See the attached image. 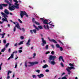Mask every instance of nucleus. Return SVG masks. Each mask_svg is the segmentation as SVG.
<instances>
[{
  "label": "nucleus",
  "mask_w": 79,
  "mask_h": 79,
  "mask_svg": "<svg viewBox=\"0 0 79 79\" xmlns=\"http://www.w3.org/2000/svg\"><path fill=\"white\" fill-rule=\"evenodd\" d=\"M14 2H15V6L13 5L12 6H10L9 7H8V9L10 11H13L15 10V8L16 9H19V4H17L18 2L17 0H14Z\"/></svg>",
  "instance_id": "f257e3e1"
},
{
  "label": "nucleus",
  "mask_w": 79,
  "mask_h": 79,
  "mask_svg": "<svg viewBox=\"0 0 79 79\" xmlns=\"http://www.w3.org/2000/svg\"><path fill=\"white\" fill-rule=\"evenodd\" d=\"M57 57L55 56H52L50 55L49 57V60L51 61V60H52L53 61H51V64H53V65H55V62L54 61H55V59H56Z\"/></svg>",
  "instance_id": "f03ea898"
},
{
  "label": "nucleus",
  "mask_w": 79,
  "mask_h": 79,
  "mask_svg": "<svg viewBox=\"0 0 79 79\" xmlns=\"http://www.w3.org/2000/svg\"><path fill=\"white\" fill-rule=\"evenodd\" d=\"M20 16L21 18H23V16H24V15H25V16L26 17H27V18H28L29 17V16L27 14V13L25 11H20Z\"/></svg>",
  "instance_id": "7ed1b4c3"
},
{
  "label": "nucleus",
  "mask_w": 79,
  "mask_h": 79,
  "mask_svg": "<svg viewBox=\"0 0 79 79\" xmlns=\"http://www.w3.org/2000/svg\"><path fill=\"white\" fill-rule=\"evenodd\" d=\"M47 22H48V20H47V19H44V21H43V24H47V27L48 30H49V26H48V24H50L51 23V22H50L49 23H48Z\"/></svg>",
  "instance_id": "20e7f679"
},
{
  "label": "nucleus",
  "mask_w": 79,
  "mask_h": 79,
  "mask_svg": "<svg viewBox=\"0 0 79 79\" xmlns=\"http://www.w3.org/2000/svg\"><path fill=\"white\" fill-rule=\"evenodd\" d=\"M75 68L73 67H68V68L66 69V70L68 72V74L69 75H70V74L71 72L70 71V70L72 69H74Z\"/></svg>",
  "instance_id": "39448f33"
},
{
  "label": "nucleus",
  "mask_w": 79,
  "mask_h": 79,
  "mask_svg": "<svg viewBox=\"0 0 79 79\" xmlns=\"http://www.w3.org/2000/svg\"><path fill=\"white\" fill-rule=\"evenodd\" d=\"M10 1L7 0H5L4 1L8 5H9V7H10V6L11 5H12V0H9Z\"/></svg>",
  "instance_id": "423d86ee"
},
{
  "label": "nucleus",
  "mask_w": 79,
  "mask_h": 79,
  "mask_svg": "<svg viewBox=\"0 0 79 79\" xmlns=\"http://www.w3.org/2000/svg\"><path fill=\"white\" fill-rule=\"evenodd\" d=\"M41 39L42 40V43L41 44V45L42 46H45V45L47 44V42H46V41L44 40V38H42Z\"/></svg>",
  "instance_id": "0eeeda50"
},
{
  "label": "nucleus",
  "mask_w": 79,
  "mask_h": 79,
  "mask_svg": "<svg viewBox=\"0 0 79 79\" xmlns=\"http://www.w3.org/2000/svg\"><path fill=\"white\" fill-rule=\"evenodd\" d=\"M29 64H31V66H34V64H38V63L37 62L35 61V62H29Z\"/></svg>",
  "instance_id": "6e6552de"
},
{
  "label": "nucleus",
  "mask_w": 79,
  "mask_h": 79,
  "mask_svg": "<svg viewBox=\"0 0 79 79\" xmlns=\"http://www.w3.org/2000/svg\"><path fill=\"white\" fill-rule=\"evenodd\" d=\"M32 21L33 23H35V24H36L37 25H38L39 26V25L40 24L39 23L37 22H36V21H35V19L34 18L32 19Z\"/></svg>",
  "instance_id": "1a4fd4ad"
},
{
  "label": "nucleus",
  "mask_w": 79,
  "mask_h": 79,
  "mask_svg": "<svg viewBox=\"0 0 79 79\" xmlns=\"http://www.w3.org/2000/svg\"><path fill=\"white\" fill-rule=\"evenodd\" d=\"M1 15L3 16L4 18H8V16L5 13L3 12H1Z\"/></svg>",
  "instance_id": "9d476101"
},
{
  "label": "nucleus",
  "mask_w": 79,
  "mask_h": 79,
  "mask_svg": "<svg viewBox=\"0 0 79 79\" xmlns=\"http://www.w3.org/2000/svg\"><path fill=\"white\" fill-rule=\"evenodd\" d=\"M48 39H49V41H50V42H52L55 43V44H57V42H56V40H55L53 39L51 40L49 37H48Z\"/></svg>",
  "instance_id": "9b49d317"
},
{
  "label": "nucleus",
  "mask_w": 79,
  "mask_h": 79,
  "mask_svg": "<svg viewBox=\"0 0 79 79\" xmlns=\"http://www.w3.org/2000/svg\"><path fill=\"white\" fill-rule=\"evenodd\" d=\"M16 23H17V25H15V27L18 28V29H20V30H21V28H20V26H19V24L18 23V22H16Z\"/></svg>",
  "instance_id": "f8f14e48"
},
{
  "label": "nucleus",
  "mask_w": 79,
  "mask_h": 79,
  "mask_svg": "<svg viewBox=\"0 0 79 79\" xmlns=\"http://www.w3.org/2000/svg\"><path fill=\"white\" fill-rule=\"evenodd\" d=\"M31 40L30 38H29L28 39V41L27 42V43H26V45L27 46H29L30 45V42H31Z\"/></svg>",
  "instance_id": "ddd939ff"
},
{
  "label": "nucleus",
  "mask_w": 79,
  "mask_h": 79,
  "mask_svg": "<svg viewBox=\"0 0 79 79\" xmlns=\"http://www.w3.org/2000/svg\"><path fill=\"white\" fill-rule=\"evenodd\" d=\"M38 76L40 78H41V77H44V75L43 73H41L40 74V75H38Z\"/></svg>",
  "instance_id": "4468645a"
},
{
  "label": "nucleus",
  "mask_w": 79,
  "mask_h": 79,
  "mask_svg": "<svg viewBox=\"0 0 79 79\" xmlns=\"http://www.w3.org/2000/svg\"><path fill=\"white\" fill-rule=\"evenodd\" d=\"M4 13H5V14L7 15H9V11H8V10H7L6 9L5 10Z\"/></svg>",
  "instance_id": "2eb2a0df"
},
{
  "label": "nucleus",
  "mask_w": 79,
  "mask_h": 79,
  "mask_svg": "<svg viewBox=\"0 0 79 79\" xmlns=\"http://www.w3.org/2000/svg\"><path fill=\"white\" fill-rule=\"evenodd\" d=\"M61 59L63 61V62H64V60L63 59V56H60L59 57V60H60Z\"/></svg>",
  "instance_id": "dca6fc26"
},
{
  "label": "nucleus",
  "mask_w": 79,
  "mask_h": 79,
  "mask_svg": "<svg viewBox=\"0 0 79 79\" xmlns=\"http://www.w3.org/2000/svg\"><path fill=\"white\" fill-rule=\"evenodd\" d=\"M48 65L47 64H45L43 66V68H48Z\"/></svg>",
  "instance_id": "f3484780"
},
{
  "label": "nucleus",
  "mask_w": 79,
  "mask_h": 79,
  "mask_svg": "<svg viewBox=\"0 0 79 79\" xmlns=\"http://www.w3.org/2000/svg\"><path fill=\"white\" fill-rule=\"evenodd\" d=\"M7 17H5L4 18H2V20L3 21H7Z\"/></svg>",
  "instance_id": "a211bd4d"
},
{
  "label": "nucleus",
  "mask_w": 79,
  "mask_h": 79,
  "mask_svg": "<svg viewBox=\"0 0 79 79\" xmlns=\"http://www.w3.org/2000/svg\"><path fill=\"white\" fill-rule=\"evenodd\" d=\"M7 17H5L4 18H2V20L3 21H7Z\"/></svg>",
  "instance_id": "6ab92c4d"
},
{
  "label": "nucleus",
  "mask_w": 79,
  "mask_h": 79,
  "mask_svg": "<svg viewBox=\"0 0 79 79\" xmlns=\"http://www.w3.org/2000/svg\"><path fill=\"white\" fill-rule=\"evenodd\" d=\"M0 35H2V38H4V36L5 35V33H3V34L0 33Z\"/></svg>",
  "instance_id": "aec40b11"
},
{
  "label": "nucleus",
  "mask_w": 79,
  "mask_h": 79,
  "mask_svg": "<svg viewBox=\"0 0 79 79\" xmlns=\"http://www.w3.org/2000/svg\"><path fill=\"white\" fill-rule=\"evenodd\" d=\"M33 26L35 28V29H37L38 31H39V28H38V27H36V26H35V25L33 24Z\"/></svg>",
  "instance_id": "412c9836"
},
{
  "label": "nucleus",
  "mask_w": 79,
  "mask_h": 79,
  "mask_svg": "<svg viewBox=\"0 0 79 79\" xmlns=\"http://www.w3.org/2000/svg\"><path fill=\"white\" fill-rule=\"evenodd\" d=\"M23 42H24V41H22L18 44V45H21V44H23Z\"/></svg>",
  "instance_id": "4be33fe9"
},
{
  "label": "nucleus",
  "mask_w": 79,
  "mask_h": 79,
  "mask_svg": "<svg viewBox=\"0 0 79 79\" xmlns=\"http://www.w3.org/2000/svg\"><path fill=\"white\" fill-rule=\"evenodd\" d=\"M2 6L4 7H6V6H8V4H2Z\"/></svg>",
  "instance_id": "5701e85b"
},
{
  "label": "nucleus",
  "mask_w": 79,
  "mask_h": 79,
  "mask_svg": "<svg viewBox=\"0 0 79 79\" xmlns=\"http://www.w3.org/2000/svg\"><path fill=\"white\" fill-rule=\"evenodd\" d=\"M6 50V48H4L2 49L1 52H5V50Z\"/></svg>",
  "instance_id": "b1692460"
},
{
  "label": "nucleus",
  "mask_w": 79,
  "mask_h": 79,
  "mask_svg": "<svg viewBox=\"0 0 79 79\" xmlns=\"http://www.w3.org/2000/svg\"><path fill=\"white\" fill-rule=\"evenodd\" d=\"M56 46L57 47V48H59L60 47V46L58 44H56Z\"/></svg>",
  "instance_id": "393cba45"
},
{
  "label": "nucleus",
  "mask_w": 79,
  "mask_h": 79,
  "mask_svg": "<svg viewBox=\"0 0 79 79\" xmlns=\"http://www.w3.org/2000/svg\"><path fill=\"white\" fill-rule=\"evenodd\" d=\"M45 48L46 50H48V45H47L45 47Z\"/></svg>",
  "instance_id": "a878e982"
},
{
  "label": "nucleus",
  "mask_w": 79,
  "mask_h": 79,
  "mask_svg": "<svg viewBox=\"0 0 79 79\" xmlns=\"http://www.w3.org/2000/svg\"><path fill=\"white\" fill-rule=\"evenodd\" d=\"M3 5L1 4H0V10H2V9H3V6H2Z\"/></svg>",
  "instance_id": "bb28decb"
},
{
  "label": "nucleus",
  "mask_w": 79,
  "mask_h": 79,
  "mask_svg": "<svg viewBox=\"0 0 79 79\" xmlns=\"http://www.w3.org/2000/svg\"><path fill=\"white\" fill-rule=\"evenodd\" d=\"M33 32L35 33V34L37 33V31H36V29H33Z\"/></svg>",
  "instance_id": "cd10ccee"
},
{
  "label": "nucleus",
  "mask_w": 79,
  "mask_h": 79,
  "mask_svg": "<svg viewBox=\"0 0 79 79\" xmlns=\"http://www.w3.org/2000/svg\"><path fill=\"white\" fill-rule=\"evenodd\" d=\"M9 43H7L6 45H5V47L7 48L8 47V45H9Z\"/></svg>",
  "instance_id": "c85d7f7f"
},
{
  "label": "nucleus",
  "mask_w": 79,
  "mask_h": 79,
  "mask_svg": "<svg viewBox=\"0 0 79 79\" xmlns=\"http://www.w3.org/2000/svg\"><path fill=\"white\" fill-rule=\"evenodd\" d=\"M18 20L19 21V22H20V23H21V24H22V23H23V22H22V21H21V19H18Z\"/></svg>",
  "instance_id": "c756f323"
},
{
  "label": "nucleus",
  "mask_w": 79,
  "mask_h": 79,
  "mask_svg": "<svg viewBox=\"0 0 79 79\" xmlns=\"http://www.w3.org/2000/svg\"><path fill=\"white\" fill-rule=\"evenodd\" d=\"M69 66H71L70 67H73V66H74V65H73V64L71 63H69Z\"/></svg>",
  "instance_id": "7c9ffc66"
},
{
  "label": "nucleus",
  "mask_w": 79,
  "mask_h": 79,
  "mask_svg": "<svg viewBox=\"0 0 79 79\" xmlns=\"http://www.w3.org/2000/svg\"><path fill=\"white\" fill-rule=\"evenodd\" d=\"M13 56H14V54H12L10 57H11V58H13Z\"/></svg>",
  "instance_id": "2f4dec72"
},
{
  "label": "nucleus",
  "mask_w": 79,
  "mask_h": 79,
  "mask_svg": "<svg viewBox=\"0 0 79 79\" xmlns=\"http://www.w3.org/2000/svg\"><path fill=\"white\" fill-rule=\"evenodd\" d=\"M3 42L4 44H6V40H3Z\"/></svg>",
  "instance_id": "473e14b6"
},
{
  "label": "nucleus",
  "mask_w": 79,
  "mask_h": 79,
  "mask_svg": "<svg viewBox=\"0 0 79 79\" xmlns=\"http://www.w3.org/2000/svg\"><path fill=\"white\" fill-rule=\"evenodd\" d=\"M32 77L33 78H36V77H37V76H36L35 75H32Z\"/></svg>",
  "instance_id": "72a5a7b5"
},
{
  "label": "nucleus",
  "mask_w": 79,
  "mask_h": 79,
  "mask_svg": "<svg viewBox=\"0 0 79 79\" xmlns=\"http://www.w3.org/2000/svg\"><path fill=\"white\" fill-rule=\"evenodd\" d=\"M38 27L39 28H40V29H42V27L41 26H39Z\"/></svg>",
  "instance_id": "f704fd0d"
},
{
  "label": "nucleus",
  "mask_w": 79,
  "mask_h": 79,
  "mask_svg": "<svg viewBox=\"0 0 79 79\" xmlns=\"http://www.w3.org/2000/svg\"><path fill=\"white\" fill-rule=\"evenodd\" d=\"M60 49V51H63V48L62 47H60L59 48Z\"/></svg>",
  "instance_id": "c9c22d12"
},
{
  "label": "nucleus",
  "mask_w": 79,
  "mask_h": 79,
  "mask_svg": "<svg viewBox=\"0 0 79 79\" xmlns=\"http://www.w3.org/2000/svg\"><path fill=\"white\" fill-rule=\"evenodd\" d=\"M36 56V54L35 53H34L33 54V58H35V56Z\"/></svg>",
  "instance_id": "e433bc0d"
},
{
  "label": "nucleus",
  "mask_w": 79,
  "mask_h": 79,
  "mask_svg": "<svg viewBox=\"0 0 79 79\" xmlns=\"http://www.w3.org/2000/svg\"><path fill=\"white\" fill-rule=\"evenodd\" d=\"M44 27L45 29H47V26H45V25H44Z\"/></svg>",
  "instance_id": "4c0bfd02"
},
{
  "label": "nucleus",
  "mask_w": 79,
  "mask_h": 79,
  "mask_svg": "<svg viewBox=\"0 0 79 79\" xmlns=\"http://www.w3.org/2000/svg\"><path fill=\"white\" fill-rule=\"evenodd\" d=\"M18 64V63H17V62H16L15 63V68H17V64Z\"/></svg>",
  "instance_id": "58836bf2"
},
{
  "label": "nucleus",
  "mask_w": 79,
  "mask_h": 79,
  "mask_svg": "<svg viewBox=\"0 0 79 79\" xmlns=\"http://www.w3.org/2000/svg\"><path fill=\"white\" fill-rule=\"evenodd\" d=\"M16 27H14V30H13L14 32H15L16 31Z\"/></svg>",
  "instance_id": "ea45409f"
},
{
  "label": "nucleus",
  "mask_w": 79,
  "mask_h": 79,
  "mask_svg": "<svg viewBox=\"0 0 79 79\" xmlns=\"http://www.w3.org/2000/svg\"><path fill=\"white\" fill-rule=\"evenodd\" d=\"M61 79H67V78L66 77H63Z\"/></svg>",
  "instance_id": "a19ab883"
},
{
  "label": "nucleus",
  "mask_w": 79,
  "mask_h": 79,
  "mask_svg": "<svg viewBox=\"0 0 79 79\" xmlns=\"http://www.w3.org/2000/svg\"><path fill=\"white\" fill-rule=\"evenodd\" d=\"M60 65L62 66V67H64V65L63 64V63H62V62H61L60 63Z\"/></svg>",
  "instance_id": "79ce46f5"
},
{
  "label": "nucleus",
  "mask_w": 79,
  "mask_h": 79,
  "mask_svg": "<svg viewBox=\"0 0 79 79\" xmlns=\"http://www.w3.org/2000/svg\"><path fill=\"white\" fill-rule=\"evenodd\" d=\"M58 42H59L61 44H62V45H63V43H62V42H61V41L60 40H58Z\"/></svg>",
  "instance_id": "37998d69"
},
{
  "label": "nucleus",
  "mask_w": 79,
  "mask_h": 79,
  "mask_svg": "<svg viewBox=\"0 0 79 79\" xmlns=\"http://www.w3.org/2000/svg\"><path fill=\"white\" fill-rule=\"evenodd\" d=\"M30 31L31 34H33V31L32 30H30Z\"/></svg>",
  "instance_id": "c03bdc74"
},
{
  "label": "nucleus",
  "mask_w": 79,
  "mask_h": 79,
  "mask_svg": "<svg viewBox=\"0 0 79 79\" xmlns=\"http://www.w3.org/2000/svg\"><path fill=\"white\" fill-rule=\"evenodd\" d=\"M35 71H36V72H37V73H40V70H36Z\"/></svg>",
  "instance_id": "a18cd8bd"
},
{
  "label": "nucleus",
  "mask_w": 79,
  "mask_h": 79,
  "mask_svg": "<svg viewBox=\"0 0 79 79\" xmlns=\"http://www.w3.org/2000/svg\"><path fill=\"white\" fill-rule=\"evenodd\" d=\"M19 53H22L23 52V50H19Z\"/></svg>",
  "instance_id": "49530a36"
},
{
  "label": "nucleus",
  "mask_w": 79,
  "mask_h": 79,
  "mask_svg": "<svg viewBox=\"0 0 79 79\" xmlns=\"http://www.w3.org/2000/svg\"><path fill=\"white\" fill-rule=\"evenodd\" d=\"M18 46V44L15 43L14 44V47H17Z\"/></svg>",
  "instance_id": "de8ad7c7"
},
{
  "label": "nucleus",
  "mask_w": 79,
  "mask_h": 79,
  "mask_svg": "<svg viewBox=\"0 0 79 79\" xmlns=\"http://www.w3.org/2000/svg\"><path fill=\"white\" fill-rule=\"evenodd\" d=\"M24 36H21L20 37L21 39H22V40L24 39Z\"/></svg>",
  "instance_id": "09e8293b"
},
{
  "label": "nucleus",
  "mask_w": 79,
  "mask_h": 79,
  "mask_svg": "<svg viewBox=\"0 0 79 79\" xmlns=\"http://www.w3.org/2000/svg\"><path fill=\"white\" fill-rule=\"evenodd\" d=\"M25 66H26V67L27 68V62H25Z\"/></svg>",
  "instance_id": "8fccbe9b"
},
{
  "label": "nucleus",
  "mask_w": 79,
  "mask_h": 79,
  "mask_svg": "<svg viewBox=\"0 0 79 79\" xmlns=\"http://www.w3.org/2000/svg\"><path fill=\"white\" fill-rule=\"evenodd\" d=\"M22 29L23 32H25V30L24 29V28H22Z\"/></svg>",
  "instance_id": "3c124183"
},
{
  "label": "nucleus",
  "mask_w": 79,
  "mask_h": 79,
  "mask_svg": "<svg viewBox=\"0 0 79 79\" xmlns=\"http://www.w3.org/2000/svg\"><path fill=\"white\" fill-rule=\"evenodd\" d=\"M50 53V52L48 51V52H47L45 53V54L46 55H47V54H48V53Z\"/></svg>",
  "instance_id": "603ef678"
},
{
  "label": "nucleus",
  "mask_w": 79,
  "mask_h": 79,
  "mask_svg": "<svg viewBox=\"0 0 79 79\" xmlns=\"http://www.w3.org/2000/svg\"><path fill=\"white\" fill-rule=\"evenodd\" d=\"M46 72H47V73H48L49 71V70L48 69H47L45 70Z\"/></svg>",
  "instance_id": "864d4df0"
},
{
  "label": "nucleus",
  "mask_w": 79,
  "mask_h": 79,
  "mask_svg": "<svg viewBox=\"0 0 79 79\" xmlns=\"http://www.w3.org/2000/svg\"><path fill=\"white\" fill-rule=\"evenodd\" d=\"M51 54H52V55H53V54H54V51H52L51 52Z\"/></svg>",
  "instance_id": "5fc2aeb1"
},
{
  "label": "nucleus",
  "mask_w": 79,
  "mask_h": 79,
  "mask_svg": "<svg viewBox=\"0 0 79 79\" xmlns=\"http://www.w3.org/2000/svg\"><path fill=\"white\" fill-rule=\"evenodd\" d=\"M51 47H52V48H54V45H53V44H52L51 45Z\"/></svg>",
  "instance_id": "6e6d98bb"
},
{
  "label": "nucleus",
  "mask_w": 79,
  "mask_h": 79,
  "mask_svg": "<svg viewBox=\"0 0 79 79\" xmlns=\"http://www.w3.org/2000/svg\"><path fill=\"white\" fill-rule=\"evenodd\" d=\"M10 76H7V79H10Z\"/></svg>",
  "instance_id": "4d7b16f0"
},
{
  "label": "nucleus",
  "mask_w": 79,
  "mask_h": 79,
  "mask_svg": "<svg viewBox=\"0 0 79 79\" xmlns=\"http://www.w3.org/2000/svg\"><path fill=\"white\" fill-rule=\"evenodd\" d=\"M23 47H20V48H19V50H21V49H23Z\"/></svg>",
  "instance_id": "13d9d810"
},
{
  "label": "nucleus",
  "mask_w": 79,
  "mask_h": 79,
  "mask_svg": "<svg viewBox=\"0 0 79 79\" xmlns=\"http://www.w3.org/2000/svg\"><path fill=\"white\" fill-rule=\"evenodd\" d=\"M8 52L9 53L11 52V49L9 48L8 50Z\"/></svg>",
  "instance_id": "bf43d9fd"
},
{
  "label": "nucleus",
  "mask_w": 79,
  "mask_h": 79,
  "mask_svg": "<svg viewBox=\"0 0 79 79\" xmlns=\"http://www.w3.org/2000/svg\"><path fill=\"white\" fill-rule=\"evenodd\" d=\"M49 25H51V26H52V27H54V25H52V24H49Z\"/></svg>",
  "instance_id": "052dcab7"
},
{
  "label": "nucleus",
  "mask_w": 79,
  "mask_h": 79,
  "mask_svg": "<svg viewBox=\"0 0 79 79\" xmlns=\"http://www.w3.org/2000/svg\"><path fill=\"white\" fill-rule=\"evenodd\" d=\"M13 78H14V77H15V73H13Z\"/></svg>",
  "instance_id": "680f3d73"
},
{
  "label": "nucleus",
  "mask_w": 79,
  "mask_h": 79,
  "mask_svg": "<svg viewBox=\"0 0 79 79\" xmlns=\"http://www.w3.org/2000/svg\"><path fill=\"white\" fill-rule=\"evenodd\" d=\"M64 74H65V73H63L61 74V76H63V75H64Z\"/></svg>",
  "instance_id": "e2e57ef3"
},
{
  "label": "nucleus",
  "mask_w": 79,
  "mask_h": 79,
  "mask_svg": "<svg viewBox=\"0 0 79 79\" xmlns=\"http://www.w3.org/2000/svg\"><path fill=\"white\" fill-rule=\"evenodd\" d=\"M8 72L9 73H9H11V71H10V70H9L8 71Z\"/></svg>",
  "instance_id": "0e129e2a"
},
{
  "label": "nucleus",
  "mask_w": 79,
  "mask_h": 79,
  "mask_svg": "<svg viewBox=\"0 0 79 79\" xmlns=\"http://www.w3.org/2000/svg\"><path fill=\"white\" fill-rule=\"evenodd\" d=\"M2 64H3V63H2L0 65V67H1V66H2Z\"/></svg>",
  "instance_id": "69168bd1"
},
{
  "label": "nucleus",
  "mask_w": 79,
  "mask_h": 79,
  "mask_svg": "<svg viewBox=\"0 0 79 79\" xmlns=\"http://www.w3.org/2000/svg\"><path fill=\"white\" fill-rule=\"evenodd\" d=\"M11 58L10 57L8 59V60H10V59Z\"/></svg>",
  "instance_id": "338daca9"
},
{
  "label": "nucleus",
  "mask_w": 79,
  "mask_h": 79,
  "mask_svg": "<svg viewBox=\"0 0 79 79\" xmlns=\"http://www.w3.org/2000/svg\"><path fill=\"white\" fill-rule=\"evenodd\" d=\"M28 67H31V66H32L31 65H29L28 66Z\"/></svg>",
  "instance_id": "774afa93"
}]
</instances>
